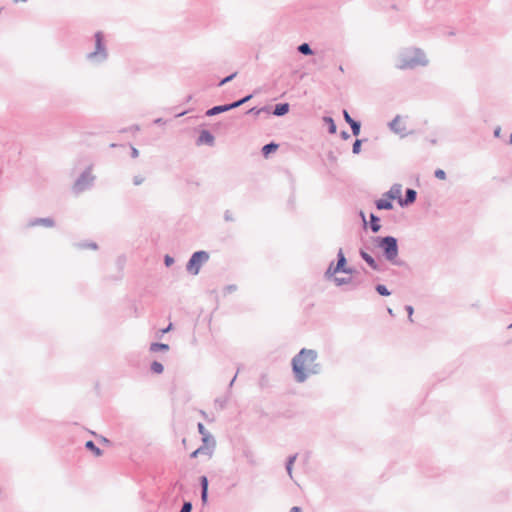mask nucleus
I'll list each match as a JSON object with an SVG mask.
<instances>
[{"instance_id": "obj_1", "label": "nucleus", "mask_w": 512, "mask_h": 512, "mask_svg": "<svg viewBox=\"0 0 512 512\" xmlns=\"http://www.w3.org/2000/svg\"><path fill=\"white\" fill-rule=\"evenodd\" d=\"M318 353L314 349L302 348L291 361L294 379L304 383L309 376L322 372V365L317 362Z\"/></svg>"}, {"instance_id": "obj_2", "label": "nucleus", "mask_w": 512, "mask_h": 512, "mask_svg": "<svg viewBox=\"0 0 512 512\" xmlns=\"http://www.w3.org/2000/svg\"><path fill=\"white\" fill-rule=\"evenodd\" d=\"M429 60L425 52L417 47H405L399 50L395 67L399 70H414L418 67H426Z\"/></svg>"}, {"instance_id": "obj_3", "label": "nucleus", "mask_w": 512, "mask_h": 512, "mask_svg": "<svg viewBox=\"0 0 512 512\" xmlns=\"http://www.w3.org/2000/svg\"><path fill=\"white\" fill-rule=\"evenodd\" d=\"M375 244L383 252L384 258L393 265L401 266L403 261L398 259L399 245L394 236H377L374 239Z\"/></svg>"}, {"instance_id": "obj_4", "label": "nucleus", "mask_w": 512, "mask_h": 512, "mask_svg": "<svg viewBox=\"0 0 512 512\" xmlns=\"http://www.w3.org/2000/svg\"><path fill=\"white\" fill-rule=\"evenodd\" d=\"M95 37V50L88 53L86 58L88 61L96 64L103 63L108 58V51L104 42V34L98 31Z\"/></svg>"}, {"instance_id": "obj_5", "label": "nucleus", "mask_w": 512, "mask_h": 512, "mask_svg": "<svg viewBox=\"0 0 512 512\" xmlns=\"http://www.w3.org/2000/svg\"><path fill=\"white\" fill-rule=\"evenodd\" d=\"M402 191V185L395 183L390 189L383 194V197L375 201V206L378 210H391L393 209V200L399 202V197Z\"/></svg>"}, {"instance_id": "obj_6", "label": "nucleus", "mask_w": 512, "mask_h": 512, "mask_svg": "<svg viewBox=\"0 0 512 512\" xmlns=\"http://www.w3.org/2000/svg\"><path fill=\"white\" fill-rule=\"evenodd\" d=\"M92 165H89L75 180L72 190L80 194L93 187L96 177L92 174Z\"/></svg>"}, {"instance_id": "obj_7", "label": "nucleus", "mask_w": 512, "mask_h": 512, "mask_svg": "<svg viewBox=\"0 0 512 512\" xmlns=\"http://www.w3.org/2000/svg\"><path fill=\"white\" fill-rule=\"evenodd\" d=\"M209 260V253L204 250L194 252L186 264V270L192 275H198L204 263Z\"/></svg>"}, {"instance_id": "obj_8", "label": "nucleus", "mask_w": 512, "mask_h": 512, "mask_svg": "<svg viewBox=\"0 0 512 512\" xmlns=\"http://www.w3.org/2000/svg\"><path fill=\"white\" fill-rule=\"evenodd\" d=\"M27 227H36V226H44L47 228H52L55 226V221L51 217L45 218H32L27 222Z\"/></svg>"}, {"instance_id": "obj_9", "label": "nucleus", "mask_w": 512, "mask_h": 512, "mask_svg": "<svg viewBox=\"0 0 512 512\" xmlns=\"http://www.w3.org/2000/svg\"><path fill=\"white\" fill-rule=\"evenodd\" d=\"M417 199V192L416 190L412 189V188H407L405 190V196L404 197H399V205L401 207H407L411 204H413Z\"/></svg>"}, {"instance_id": "obj_10", "label": "nucleus", "mask_w": 512, "mask_h": 512, "mask_svg": "<svg viewBox=\"0 0 512 512\" xmlns=\"http://www.w3.org/2000/svg\"><path fill=\"white\" fill-rule=\"evenodd\" d=\"M196 144L213 146L215 144V137L209 130H202L196 140Z\"/></svg>"}, {"instance_id": "obj_11", "label": "nucleus", "mask_w": 512, "mask_h": 512, "mask_svg": "<svg viewBox=\"0 0 512 512\" xmlns=\"http://www.w3.org/2000/svg\"><path fill=\"white\" fill-rule=\"evenodd\" d=\"M400 115H397L389 124V128L396 134H399L402 138L407 136L408 133L405 132V126L400 125Z\"/></svg>"}, {"instance_id": "obj_12", "label": "nucleus", "mask_w": 512, "mask_h": 512, "mask_svg": "<svg viewBox=\"0 0 512 512\" xmlns=\"http://www.w3.org/2000/svg\"><path fill=\"white\" fill-rule=\"evenodd\" d=\"M359 254H360V257L367 263V265L371 269L376 270V271H382L378 262L369 253H367L363 249H360Z\"/></svg>"}, {"instance_id": "obj_13", "label": "nucleus", "mask_w": 512, "mask_h": 512, "mask_svg": "<svg viewBox=\"0 0 512 512\" xmlns=\"http://www.w3.org/2000/svg\"><path fill=\"white\" fill-rule=\"evenodd\" d=\"M230 110H232L230 103L223 104V105H216V106H213L212 108L208 109L205 112V115L208 117H212V116H215V115H218L220 113L227 112Z\"/></svg>"}, {"instance_id": "obj_14", "label": "nucleus", "mask_w": 512, "mask_h": 512, "mask_svg": "<svg viewBox=\"0 0 512 512\" xmlns=\"http://www.w3.org/2000/svg\"><path fill=\"white\" fill-rule=\"evenodd\" d=\"M346 267H347V259L343 252V249L340 248L337 252L336 270L343 272L346 269Z\"/></svg>"}, {"instance_id": "obj_15", "label": "nucleus", "mask_w": 512, "mask_h": 512, "mask_svg": "<svg viewBox=\"0 0 512 512\" xmlns=\"http://www.w3.org/2000/svg\"><path fill=\"white\" fill-rule=\"evenodd\" d=\"M290 105L289 103H278L273 108V115L281 117L286 115L289 112Z\"/></svg>"}, {"instance_id": "obj_16", "label": "nucleus", "mask_w": 512, "mask_h": 512, "mask_svg": "<svg viewBox=\"0 0 512 512\" xmlns=\"http://www.w3.org/2000/svg\"><path fill=\"white\" fill-rule=\"evenodd\" d=\"M369 226L373 233H377L381 229L380 218L374 213L370 214Z\"/></svg>"}, {"instance_id": "obj_17", "label": "nucleus", "mask_w": 512, "mask_h": 512, "mask_svg": "<svg viewBox=\"0 0 512 512\" xmlns=\"http://www.w3.org/2000/svg\"><path fill=\"white\" fill-rule=\"evenodd\" d=\"M278 147L279 145L275 142L267 143L261 148V153L265 158H267L271 153L275 152Z\"/></svg>"}, {"instance_id": "obj_18", "label": "nucleus", "mask_w": 512, "mask_h": 512, "mask_svg": "<svg viewBox=\"0 0 512 512\" xmlns=\"http://www.w3.org/2000/svg\"><path fill=\"white\" fill-rule=\"evenodd\" d=\"M85 448L91 451L97 457L103 454V451L98 446H96L92 440H89L85 443Z\"/></svg>"}, {"instance_id": "obj_19", "label": "nucleus", "mask_w": 512, "mask_h": 512, "mask_svg": "<svg viewBox=\"0 0 512 512\" xmlns=\"http://www.w3.org/2000/svg\"><path fill=\"white\" fill-rule=\"evenodd\" d=\"M149 350L151 352L168 351L169 345L160 342H153L151 343Z\"/></svg>"}, {"instance_id": "obj_20", "label": "nucleus", "mask_w": 512, "mask_h": 512, "mask_svg": "<svg viewBox=\"0 0 512 512\" xmlns=\"http://www.w3.org/2000/svg\"><path fill=\"white\" fill-rule=\"evenodd\" d=\"M296 459H297V454L290 455L287 458V461H286V464H285L286 471H287V473H288L290 478H292L293 465H294Z\"/></svg>"}, {"instance_id": "obj_21", "label": "nucleus", "mask_w": 512, "mask_h": 512, "mask_svg": "<svg viewBox=\"0 0 512 512\" xmlns=\"http://www.w3.org/2000/svg\"><path fill=\"white\" fill-rule=\"evenodd\" d=\"M323 121L328 126V132L330 134H335L336 131H337V126H336L335 121L333 120V118L330 117V116H324L323 117Z\"/></svg>"}, {"instance_id": "obj_22", "label": "nucleus", "mask_w": 512, "mask_h": 512, "mask_svg": "<svg viewBox=\"0 0 512 512\" xmlns=\"http://www.w3.org/2000/svg\"><path fill=\"white\" fill-rule=\"evenodd\" d=\"M297 51L306 56H310L314 54V51L312 50L311 46L308 43H302L297 47Z\"/></svg>"}, {"instance_id": "obj_23", "label": "nucleus", "mask_w": 512, "mask_h": 512, "mask_svg": "<svg viewBox=\"0 0 512 512\" xmlns=\"http://www.w3.org/2000/svg\"><path fill=\"white\" fill-rule=\"evenodd\" d=\"M197 428H198V432L202 435V440H203L204 444H206L208 439L211 438L210 433L207 431V429L205 428V426L202 423H198Z\"/></svg>"}, {"instance_id": "obj_24", "label": "nucleus", "mask_w": 512, "mask_h": 512, "mask_svg": "<svg viewBox=\"0 0 512 512\" xmlns=\"http://www.w3.org/2000/svg\"><path fill=\"white\" fill-rule=\"evenodd\" d=\"M375 291L381 295V296H384V297H387V296H390L391 295V291L383 284H376L375 285Z\"/></svg>"}, {"instance_id": "obj_25", "label": "nucleus", "mask_w": 512, "mask_h": 512, "mask_svg": "<svg viewBox=\"0 0 512 512\" xmlns=\"http://www.w3.org/2000/svg\"><path fill=\"white\" fill-rule=\"evenodd\" d=\"M150 369L155 374H161L164 370V366L162 363H160L158 361H153L151 363Z\"/></svg>"}, {"instance_id": "obj_26", "label": "nucleus", "mask_w": 512, "mask_h": 512, "mask_svg": "<svg viewBox=\"0 0 512 512\" xmlns=\"http://www.w3.org/2000/svg\"><path fill=\"white\" fill-rule=\"evenodd\" d=\"M262 112L269 113V108L267 106H264V107H261V108L253 107V108L249 109L246 113L258 116Z\"/></svg>"}, {"instance_id": "obj_27", "label": "nucleus", "mask_w": 512, "mask_h": 512, "mask_svg": "<svg viewBox=\"0 0 512 512\" xmlns=\"http://www.w3.org/2000/svg\"><path fill=\"white\" fill-rule=\"evenodd\" d=\"M353 136H358L361 132V123L357 120L352 121V123L349 124Z\"/></svg>"}, {"instance_id": "obj_28", "label": "nucleus", "mask_w": 512, "mask_h": 512, "mask_svg": "<svg viewBox=\"0 0 512 512\" xmlns=\"http://www.w3.org/2000/svg\"><path fill=\"white\" fill-rule=\"evenodd\" d=\"M339 272H340V271H337V270H336V265H334V263H333V262H331V263L329 264V266H328V268H327L326 272H325V276H326L327 278H331V277H333V278H334V275H335V274H337V273H339Z\"/></svg>"}, {"instance_id": "obj_29", "label": "nucleus", "mask_w": 512, "mask_h": 512, "mask_svg": "<svg viewBox=\"0 0 512 512\" xmlns=\"http://www.w3.org/2000/svg\"><path fill=\"white\" fill-rule=\"evenodd\" d=\"M366 141V139H356L352 146V152L353 154H359L361 152V145L362 143Z\"/></svg>"}, {"instance_id": "obj_30", "label": "nucleus", "mask_w": 512, "mask_h": 512, "mask_svg": "<svg viewBox=\"0 0 512 512\" xmlns=\"http://www.w3.org/2000/svg\"><path fill=\"white\" fill-rule=\"evenodd\" d=\"M209 451L208 447L206 445H202L199 448H197L195 451H193L190 455L191 458L197 457L199 454H207Z\"/></svg>"}, {"instance_id": "obj_31", "label": "nucleus", "mask_w": 512, "mask_h": 512, "mask_svg": "<svg viewBox=\"0 0 512 512\" xmlns=\"http://www.w3.org/2000/svg\"><path fill=\"white\" fill-rule=\"evenodd\" d=\"M229 401V395H226L215 400V405L219 406L220 409H224Z\"/></svg>"}, {"instance_id": "obj_32", "label": "nucleus", "mask_w": 512, "mask_h": 512, "mask_svg": "<svg viewBox=\"0 0 512 512\" xmlns=\"http://www.w3.org/2000/svg\"><path fill=\"white\" fill-rule=\"evenodd\" d=\"M199 484L201 487V491H208L209 481H208L207 476H205V475L201 476L199 478Z\"/></svg>"}, {"instance_id": "obj_33", "label": "nucleus", "mask_w": 512, "mask_h": 512, "mask_svg": "<svg viewBox=\"0 0 512 512\" xmlns=\"http://www.w3.org/2000/svg\"><path fill=\"white\" fill-rule=\"evenodd\" d=\"M236 75H237V72H234V73L224 77L223 79L220 80V82L218 83V86L221 87V86L229 83L236 77Z\"/></svg>"}, {"instance_id": "obj_34", "label": "nucleus", "mask_w": 512, "mask_h": 512, "mask_svg": "<svg viewBox=\"0 0 512 512\" xmlns=\"http://www.w3.org/2000/svg\"><path fill=\"white\" fill-rule=\"evenodd\" d=\"M351 278L348 277V278H339V277H334L333 278V281L334 283L337 285V286H342V285H345V284H348L351 282Z\"/></svg>"}, {"instance_id": "obj_35", "label": "nucleus", "mask_w": 512, "mask_h": 512, "mask_svg": "<svg viewBox=\"0 0 512 512\" xmlns=\"http://www.w3.org/2000/svg\"><path fill=\"white\" fill-rule=\"evenodd\" d=\"M192 503L190 501H184L179 512H191L192 511Z\"/></svg>"}, {"instance_id": "obj_36", "label": "nucleus", "mask_w": 512, "mask_h": 512, "mask_svg": "<svg viewBox=\"0 0 512 512\" xmlns=\"http://www.w3.org/2000/svg\"><path fill=\"white\" fill-rule=\"evenodd\" d=\"M434 175L437 179H440V180L446 179V172L442 169L435 170Z\"/></svg>"}, {"instance_id": "obj_37", "label": "nucleus", "mask_w": 512, "mask_h": 512, "mask_svg": "<svg viewBox=\"0 0 512 512\" xmlns=\"http://www.w3.org/2000/svg\"><path fill=\"white\" fill-rule=\"evenodd\" d=\"M80 248H90L97 249V244L95 242H84L79 244Z\"/></svg>"}, {"instance_id": "obj_38", "label": "nucleus", "mask_w": 512, "mask_h": 512, "mask_svg": "<svg viewBox=\"0 0 512 512\" xmlns=\"http://www.w3.org/2000/svg\"><path fill=\"white\" fill-rule=\"evenodd\" d=\"M145 178L141 175H136L133 177V184L135 186H139L144 182Z\"/></svg>"}, {"instance_id": "obj_39", "label": "nucleus", "mask_w": 512, "mask_h": 512, "mask_svg": "<svg viewBox=\"0 0 512 512\" xmlns=\"http://www.w3.org/2000/svg\"><path fill=\"white\" fill-rule=\"evenodd\" d=\"M243 104H245L244 98H241L239 100H236V101L230 103L231 109L238 108Z\"/></svg>"}, {"instance_id": "obj_40", "label": "nucleus", "mask_w": 512, "mask_h": 512, "mask_svg": "<svg viewBox=\"0 0 512 512\" xmlns=\"http://www.w3.org/2000/svg\"><path fill=\"white\" fill-rule=\"evenodd\" d=\"M405 310L407 311L408 313V319L410 322H413V318H412V315L414 313V308L411 306V305H406L405 306Z\"/></svg>"}, {"instance_id": "obj_41", "label": "nucleus", "mask_w": 512, "mask_h": 512, "mask_svg": "<svg viewBox=\"0 0 512 512\" xmlns=\"http://www.w3.org/2000/svg\"><path fill=\"white\" fill-rule=\"evenodd\" d=\"M173 263H174V258H173L172 256L168 255V254H167V255H165V257H164V264H165L167 267H169V266H171Z\"/></svg>"}, {"instance_id": "obj_42", "label": "nucleus", "mask_w": 512, "mask_h": 512, "mask_svg": "<svg viewBox=\"0 0 512 512\" xmlns=\"http://www.w3.org/2000/svg\"><path fill=\"white\" fill-rule=\"evenodd\" d=\"M343 117L345 119V121L350 124L352 123V121H355V119H353L350 114L347 112V110H343Z\"/></svg>"}, {"instance_id": "obj_43", "label": "nucleus", "mask_w": 512, "mask_h": 512, "mask_svg": "<svg viewBox=\"0 0 512 512\" xmlns=\"http://www.w3.org/2000/svg\"><path fill=\"white\" fill-rule=\"evenodd\" d=\"M224 219H225V221H234V218H233L230 210H226L224 212Z\"/></svg>"}, {"instance_id": "obj_44", "label": "nucleus", "mask_w": 512, "mask_h": 512, "mask_svg": "<svg viewBox=\"0 0 512 512\" xmlns=\"http://www.w3.org/2000/svg\"><path fill=\"white\" fill-rule=\"evenodd\" d=\"M201 501L203 505L208 502V491H201Z\"/></svg>"}, {"instance_id": "obj_45", "label": "nucleus", "mask_w": 512, "mask_h": 512, "mask_svg": "<svg viewBox=\"0 0 512 512\" xmlns=\"http://www.w3.org/2000/svg\"><path fill=\"white\" fill-rule=\"evenodd\" d=\"M236 289H237V286H236V285H234V284H230V285H227V286L225 287V291H226L227 293H232V292L236 291Z\"/></svg>"}, {"instance_id": "obj_46", "label": "nucleus", "mask_w": 512, "mask_h": 512, "mask_svg": "<svg viewBox=\"0 0 512 512\" xmlns=\"http://www.w3.org/2000/svg\"><path fill=\"white\" fill-rule=\"evenodd\" d=\"M340 136L343 140H348L350 138V134L345 130L341 131Z\"/></svg>"}, {"instance_id": "obj_47", "label": "nucleus", "mask_w": 512, "mask_h": 512, "mask_svg": "<svg viewBox=\"0 0 512 512\" xmlns=\"http://www.w3.org/2000/svg\"><path fill=\"white\" fill-rule=\"evenodd\" d=\"M494 137L496 138H499L501 136V127L500 126H497L495 129H494Z\"/></svg>"}, {"instance_id": "obj_48", "label": "nucleus", "mask_w": 512, "mask_h": 512, "mask_svg": "<svg viewBox=\"0 0 512 512\" xmlns=\"http://www.w3.org/2000/svg\"><path fill=\"white\" fill-rule=\"evenodd\" d=\"M165 123H166V121L163 118H157L154 120V124H156V125H163Z\"/></svg>"}, {"instance_id": "obj_49", "label": "nucleus", "mask_w": 512, "mask_h": 512, "mask_svg": "<svg viewBox=\"0 0 512 512\" xmlns=\"http://www.w3.org/2000/svg\"><path fill=\"white\" fill-rule=\"evenodd\" d=\"M138 155H139V151L136 148L132 147V150H131L132 158H136V157H138Z\"/></svg>"}, {"instance_id": "obj_50", "label": "nucleus", "mask_w": 512, "mask_h": 512, "mask_svg": "<svg viewBox=\"0 0 512 512\" xmlns=\"http://www.w3.org/2000/svg\"><path fill=\"white\" fill-rule=\"evenodd\" d=\"M355 272V270L351 267H346V269L343 271V273H346V274H353Z\"/></svg>"}, {"instance_id": "obj_51", "label": "nucleus", "mask_w": 512, "mask_h": 512, "mask_svg": "<svg viewBox=\"0 0 512 512\" xmlns=\"http://www.w3.org/2000/svg\"><path fill=\"white\" fill-rule=\"evenodd\" d=\"M289 512H302L301 508L298 506H294L290 509Z\"/></svg>"}, {"instance_id": "obj_52", "label": "nucleus", "mask_w": 512, "mask_h": 512, "mask_svg": "<svg viewBox=\"0 0 512 512\" xmlns=\"http://www.w3.org/2000/svg\"><path fill=\"white\" fill-rule=\"evenodd\" d=\"M360 217L362 218L363 222H364V226L367 225V222H366V217H365V214L363 211H360Z\"/></svg>"}, {"instance_id": "obj_53", "label": "nucleus", "mask_w": 512, "mask_h": 512, "mask_svg": "<svg viewBox=\"0 0 512 512\" xmlns=\"http://www.w3.org/2000/svg\"><path fill=\"white\" fill-rule=\"evenodd\" d=\"M172 329V323H170L165 329L162 330V333H166Z\"/></svg>"}, {"instance_id": "obj_54", "label": "nucleus", "mask_w": 512, "mask_h": 512, "mask_svg": "<svg viewBox=\"0 0 512 512\" xmlns=\"http://www.w3.org/2000/svg\"><path fill=\"white\" fill-rule=\"evenodd\" d=\"M252 97H253L252 94H248V95L244 96L243 98H244L245 103L248 102Z\"/></svg>"}, {"instance_id": "obj_55", "label": "nucleus", "mask_w": 512, "mask_h": 512, "mask_svg": "<svg viewBox=\"0 0 512 512\" xmlns=\"http://www.w3.org/2000/svg\"><path fill=\"white\" fill-rule=\"evenodd\" d=\"M236 377H237V374H235V376L232 378V380L230 381L229 383V388H231L236 380Z\"/></svg>"}, {"instance_id": "obj_56", "label": "nucleus", "mask_w": 512, "mask_h": 512, "mask_svg": "<svg viewBox=\"0 0 512 512\" xmlns=\"http://www.w3.org/2000/svg\"><path fill=\"white\" fill-rule=\"evenodd\" d=\"M187 112H188L187 110L182 111V112L176 114V117H181V116L185 115Z\"/></svg>"}, {"instance_id": "obj_57", "label": "nucleus", "mask_w": 512, "mask_h": 512, "mask_svg": "<svg viewBox=\"0 0 512 512\" xmlns=\"http://www.w3.org/2000/svg\"><path fill=\"white\" fill-rule=\"evenodd\" d=\"M192 100V95H188L185 99V102L188 103L189 101Z\"/></svg>"}, {"instance_id": "obj_58", "label": "nucleus", "mask_w": 512, "mask_h": 512, "mask_svg": "<svg viewBox=\"0 0 512 512\" xmlns=\"http://www.w3.org/2000/svg\"><path fill=\"white\" fill-rule=\"evenodd\" d=\"M387 312L389 315L394 316L393 310L391 308H387Z\"/></svg>"}, {"instance_id": "obj_59", "label": "nucleus", "mask_w": 512, "mask_h": 512, "mask_svg": "<svg viewBox=\"0 0 512 512\" xmlns=\"http://www.w3.org/2000/svg\"><path fill=\"white\" fill-rule=\"evenodd\" d=\"M509 144H512V133L510 134L509 136V141H508Z\"/></svg>"}, {"instance_id": "obj_60", "label": "nucleus", "mask_w": 512, "mask_h": 512, "mask_svg": "<svg viewBox=\"0 0 512 512\" xmlns=\"http://www.w3.org/2000/svg\"><path fill=\"white\" fill-rule=\"evenodd\" d=\"M15 3H18V2H26L27 0H13Z\"/></svg>"}, {"instance_id": "obj_61", "label": "nucleus", "mask_w": 512, "mask_h": 512, "mask_svg": "<svg viewBox=\"0 0 512 512\" xmlns=\"http://www.w3.org/2000/svg\"><path fill=\"white\" fill-rule=\"evenodd\" d=\"M133 129H134V130H136V131H138L140 128H139V126H138V125H135V126H133Z\"/></svg>"}, {"instance_id": "obj_62", "label": "nucleus", "mask_w": 512, "mask_h": 512, "mask_svg": "<svg viewBox=\"0 0 512 512\" xmlns=\"http://www.w3.org/2000/svg\"><path fill=\"white\" fill-rule=\"evenodd\" d=\"M430 143H431V144H436V139H432V140L430 141Z\"/></svg>"}, {"instance_id": "obj_63", "label": "nucleus", "mask_w": 512, "mask_h": 512, "mask_svg": "<svg viewBox=\"0 0 512 512\" xmlns=\"http://www.w3.org/2000/svg\"><path fill=\"white\" fill-rule=\"evenodd\" d=\"M102 440H103L104 442H106V443H108V442H109V440H108L107 438H105V437H103V438H102Z\"/></svg>"}, {"instance_id": "obj_64", "label": "nucleus", "mask_w": 512, "mask_h": 512, "mask_svg": "<svg viewBox=\"0 0 512 512\" xmlns=\"http://www.w3.org/2000/svg\"><path fill=\"white\" fill-rule=\"evenodd\" d=\"M510 328H512V323L509 325Z\"/></svg>"}]
</instances>
